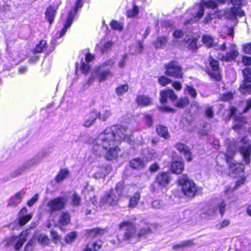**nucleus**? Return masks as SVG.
I'll return each instance as SVG.
<instances>
[{
	"label": "nucleus",
	"instance_id": "obj_51",
	"mask_svg": "<svg viewBox=\"0 0 251 251\" xmlns=\"http://www.w3.org/2000/svg\"><path fill=\"white\" fill-rule=\"evenodd\" d=\"M124 189V186L123 182H119L117 184L115 189L119 196L123 195Z\"/></svg>",
	"mask_w": 251,
	"mask_h": 251
},
{
	"label": "nucleus",
	"instance_id": "obj_50",
	"mask_svg": "<svg viewBox=\"0 0 251 251\" xmlns=\"http://www.w3.org/2000/svg\"><path fill=\"white\" fill-rule=\"evenodd\" d=\"M39 195L38 194H35L30 200L27 201V205L29 207L33 206L39 200Z\"/></svg>",
	"mask_w": 251,
	"mask_h": 251
},
{
	"label": "nucleus",
	"instance_id": "obj_44",
	"mask_svg": "<svg viewBox=\"0 0 251 251\" xmlns=\"http://www.w3.org/2000/svg\"><path fill=\"white\" fill-rule=\"evenodd\" d=\"M164 205L161 200H154L151 202V207L153 209H161L164 208Z\"/></svg>",
	"mask_w": 251,
	"mask_h": 251
},
{
	"label": "nucleus",
	"instance_id": "obj_54",
	"mask_svg": "<svg viewBox=\"0 0 251 251\" xmlns=\"http://www.w3.org/2000/svg\"><path fill=\"white\" fill-rule=\"evenodd\" d=\"M80 201V197L76 194H74L72 196V203L74 205H78Z\"/></svg>",
	"mask_w": 251,
	"mask_h": 251
},
{
	"label": "nucleus",
	"instance_id": "obj_60",
	"mask_svg": "<svg viewBox=\"0 0 251 251\" xmlns=\"http://www.w3.org/2000/svg\"><path fill=\"white\" fill-rule=\"evenodd\" d=\"M242 62L245 65H251V57L247 56H244L242 58Z\"/></svg>",
	"mask_w": 251,
	"mask_h": 251
},
{
	"label": "nucleus",
	"instance_id": "obj_27",
	"mask_svg": "<svg viewBox=\"0 0 251 251\" xmlns=\"http://www.w3.org/2000/svg\"><path fill=\"white\" fill-rule=\"evenodd\" d=\"M183 169L184 164L181 161H174L171 165V170L173 173L180 174Z\"/></svg>",
	"mask_w": 251,
	"mask_h": 251
},
{
	"label": "nucleus",
	"instance_id": "obj_17",
	"mask_svg": "<svg viewBox=\"0 0 251 251\" xmlns=\"http://www.w3.org/2000/svg\"><path fill=\"white\" fill-rule=\"evenodd\" d=\"M171 178L170 174L167 173L159 174L156 177L155 181L160 188L165 187L171 182Z\"/></svg>",
	"mask_w": 251,
	"mask_h": 251
},
{
	"label": "nucleus",
	"instance_id": "obj_46",
	"mask_svg": "<svg viewBox=\"0 0 251 251\" xmlns=\"http://www.w3.org/2000/svg\"><path fill=\"white\" fill-rule=\"evenodd\" d=\"M236 122L237 123L235 124L234 126H233V128L235 129L241 128L242 127V124L246 122V119L243 117H240L236 120Z\"/></svg>",
	"mask_w": 251,
	"mask_h": 251
},
{
	"label": "nucleus",
	"instance_id": "obj_23",
	"mask_svg": "<svg viewBox=\"0 0 251 251\" xmlns=\"http://www.w3.org/2000/svg\"><path fill=\"white\" fill-rule=\"evenodd\" d=\"M111 171V167L109 165H105L99 167L98 171L94 174L96 178L104 177Z\"/></svg>",
	"mask_w": 251,
	"mask_h": 251
},
{
	"label": "nucleus",
	"instance_id": "obj_35",
	"mask_svg": "<svg viewBox=\"0 0 251 251\" xmlns=\"http://www.w3.org/2000/svg\"><path fill=\"white\" fill-rule=\"evenodd\" d=\"M168 42V38L165 36L157 38L154 42V46L156 48L164 47Z\"/></svg>",
	"mask_w": 251,
	"mask_h": 251
},
{
	"label": "nucleus",
	"instance_id": "obj_13",
	"mask_svg": "<svg viewBox=\"0 0 251 251\" xmlns=\"http://www.w3.org/2000/svg\"><path fill=\"white\" fill-rule=\"evenodd\" d=\"M244 81L240 87V91L243 94L251 93V69L247 68L243 71Z\"/></svg>",
	"mask_w": 251,
	"mask_h": 251
},
{
	"label": "nucleus",
	"instance_id": "obj_34",
	"mask_svg": "<svg viewBox=\"0 0 251 251\" xmlns=\"http://www.w3.org/2000/svg\"><path fill=\"white\" fill-rule=\"evenodd\" d=\"M156 131L157 134L162 136L164 138H168L169 137V133L168 132V130L166 127L162 126H158L156 127Z\"/></svg>",
	"mask_w": 251,
	"mask_h": 251
},
{
	"label": "nucleus",
	"instance_id": "obj_36",
	"mask_svg": "<svg viewBox=\"0 0 251 251\" xmlns=\"http://www.w3.org/2000/svg\"><path fill=\"white\" fill-rule=\"evenodd\" d=\"M98 118L100 120L105 121H106L111 115V111L108 109L104 110L101 112H97Z\"/></svg>",
	"mask_w": 251,
	"mask_h": 251
},
{
	"label": "nucleus",
	"instance_id": "obj_6",
	"mask_svg": "<svg viewBox=\"0 0 251 251\" xmlns=\"http://www.w3.org/2000/svg\"><path fill=\"white\" fill-rule=\"evenodd\" d=\"M82 0H77L75 8L74 9L70 11L66 22L62 29L59 32L56 33L53 36L51 42V44L53 45H56L60 42L57 41V40L62 38L65 34L68 29L71 26L73 23L74 16L77 12V10L82 6Z\"/></svg>",
	"mask_w": 251,
	"mask_h": 251
},
{
	"label": "nucleus",
	"instance_id": "obj_49",
	"mask_svg": "<svg viewBox=\"0 0 251 251\" xmlns=\"http://www.w3.org/2000/svg\"><path fill=\"white\" fill-rule=\"evenodd\" d=\"M159 155L154 151H151L150 153L148 154L147 156L145 157V159L146 160L149 161L151 160H153L155 159L158 158Z\"/></svg>",
	"mask_w": 251,
	"mask_h": 251
},
{
	"label": "nucleus",
	"instance_id": "obj_43",
	"mask_svg": "<svg viewBox=\"0 0 251 251\" xmlns=\"http://www.w3.org/2000/svg\"><path fill=\"white\" fill-rule=\"evenodd\" d=\"M128 90V86L127 84L121 85L116 89V93L119 96L123 95Z\"/></svg>",
	"mask_w": 251,
	"mask_h": 251
},
{
	"label": "nucleus",
	"instance_id": "obj_26",
	"mask_svg": "<svg viewBox=\"0 0 251 251\" xmlns=\"http://www.w3.org/2000/svg\"><path fill=\"white\" fill-rule=\"evenodd\" d=\"M95 59V55L91 53H88L85 55V61L87 62H82L81 65V69L83 73H87L90 69V66L88 63L92 62Z\"/></svg>",
	"mask_w": 251,
	"mask_h": 251
},
{
	"label": "nucleus",
	"instance_id": "obj_5",
	"mask_svg": "<svg viewBox=\"0 0 251 251\" xmlns=\"http://www.w3.org/2000/svg\"><path fill=\"white\" fill-rule=\"evenodd\" d=\"M236 150V146H229L226 153H221L217 157V160L224 158V160L229 164V170L235 174L243 172L244 170L243 164L232 161V156Z\"/></svg>",
	"mask_w": 251,
	"mask_h": 251
},
{
	"label": "nucleus",
	"instance_id": "obj_16",
	"mask_svg": "<svg viewBox=\"0 0 251 251\" xmlns=\"http://www.w3.org/2000/svg\"><path fill=\"white\" fill-rule=\"evenodd\" d=\"M209 64L211 70L209 71V75L213 79L216 80H219L221 79V75L218 61L210 57L209 58Z\"/></svg>",
	"mask_w": 251,
	"mask_h": 251
},
{
	"label": "nucleus",
	"instance_id": "obj_40",
	"mask_svg": "<svg viewBox=\"0 0 251 251\" xmlns=\"http://www.w3.org/2000/svg\"><path fill=\"white\" fill-rule=\"evenodd\" d=\"M112 43L111 42H107L104 44L100 43L98 45V47L100 49V50L102 53H104L109 50L112 47Z\"/></svg>",
	"mask_w": 251,
	"mask_h": 251
},
{
	"label": "nucleus",
	"instance_id": "obj_21",
	"mask_svg": "<svg viewBox=\"0 0 251 251\" xmlns=\"http://www.w3.org/2000/svg\"><path fill=\"white\" fill-rule=\"evenodd\" d=\"M102 245L101 240L92 241L86 245L83 251H101Z\"/></svg>",
	"mask_w": 251,
	"mask_h": 251
},
{
	"label": "nucleus",
	"instance_id": "obj_28",
	"mask_svg": "<svg viewBox=\"0 0 251 251\" xmlns=\"http://www.w3.org/2000/svg\"><path fill=\"white\" fill-rule=\"evenodd\" d=\"M57 9V7L50 6L45 12L46 18L50 24H51L53 22Z\"/></svg>",
	"mask_w": 251,
	"mask_h": 251
},
{
	"label": "nucleus",
	"instance_id": "obj_59",
	"mask_svg": "<svg viewBox=\"0 0 251 251\" xmlns=\"http://www.w3.org/2000/svg\"><path fill=\"white\" fill-rule=\"evenodd\" d=\"M144 119L147 126L150 127L152 125V119L150 116L148 115H145Z\"/></svg>",
	"mask_w": 251,
	"mask_h": 251
},
{
	"label": "nucleus",
	"instance_id": "obj_39",
	"mask_svg": "<svg viewBox=\"0 0 251 251\" xmlns=\"http://www.w3.org/2000/svg\"><path fill=\"white\" fill-rule=\"evenodd\" d=\"M76 237V233L75 231L72 232L67 234L65 237L66 243L70 244L75 241Z\"/></svg>",
	"mask_w": 251,
	"mask_h": 251
},
{
	"label": "nucleus",
	"instance_id": "obj_4",
	"mask_svg": "<svg viewBox=\"0 0 251 251\" xmlns=\"http://www.w3.org/2000/svg\"><path fill=\"white\" fill-rule=\"evenodd\" d=\"M178 183L181 186L182 193L188 197H193L201 192V189L198 187L193 180L185 175L179 176Z\"/></svg>",
	"mask_w": 251,
	"mask_h": 251
},
{
	"label": "nucleus",
	"instance_id": "obj_20",
	"mask_svg": "<svg viewBox=\"0 0 251 251\" xmlns=\"http://www.w3.org/2000/svg\"><path fill=\"white\" fill-rule=\"evenodd\" d=\"M239 53L237 51V47L236 45L234 44H231L230 46V50L229 52H228L226 54L224 55H222L221 56H218V58L219 59H221L223 60H225L226 61H231L236 58V57L238 55Z\"/></svg>",
	"mask_w": 251,
	"mask_h": 251
},
{
	"label": "nucleus",
	"instance_id": "obj_15",
	"mask_svg": "<svg viewBox=\"0 0 251 251\" xmlns=\"http://www.w3.org/2000/svg\"><path fill=\"white\" fill-rule=\"evenodd\" d=\"M118 197L115 195L113 190H111L100 199L101 205L114 206L118 204Z\"/></svg>",
	"mask_w": 251,
	"mask_h": 251
},
{
	"label": "nucleus",
	"instance_id": "obj_3",
	"mask_svg": "<svg viewBox=\"0 0 251 251\" xmlns=\"http://www.w3.org/2000/svg\"><path fill=\"white\" fill-rule=\"evenodd\" d=\"M224 2V0H207V1H201V3L197 5L192 9H189L187 13L191 14L192 16L187 23L196 22L200 19L203 16L204 13V7L209 8H216L218 5L217 2Z\"/></svg>",
	"mask_w": 251,
	"mask_h": 251
},
{
	"label": "nucleus",
	"instance_id": "obj_25",
	"mask_svg": "<svg viewBox=\"0 0 251 251\" xmlns=\"http://www.w3.org/2000/svg\"><path fill=\"white\" fill-rule=\"evenodd\" d=\"M97 118L98 113L97 111L93 110L86 117L85 121L83 124L84 126L90 127L94 124Z\"/></svg>",
	"mask_w": 251,
	"mask_h": 251
},
{
	"label": "nucleus",
	"instance_id": "obj_48",
	"mask_svg": "<svg viewBox=\"0 0 251 251\" xmlns=\"http://www.w3.org/2000/svg\"><path fill=\"white\" fill-rule=\"evenodd\" d=\"M111 27L115 30H122L123 29L122 24L116 21L113 20L110 23Z\"/></svg>",
	"mask_w": 251,
	"mask_h": 251
},
{
	"label": "nucleus",
	"instance_id": "obj_42",
	"mask_svg": "<svg viewBox=\"0 0 251 251\" xmlns=\"http://www.w3.org/2000/svg\"><path fill=\"white\" fill-rule=\"evenodd\" d=\"M229 224V221H215L214 225L217 229H221L227 226Z\"/></svg>",
	"mask_w": 251,
	"mask_h": 251
},
{
	"label": "nucleus",
	"instance_id": "obj_45",
	"mask_svg": "<svg viewBox=\"0 0 251 251\" xmlns=\"http://www.w3.org/2000/svg\"><path fill=\"white\" fill-rule=\"evenodd\" d=\"M37 240L39 243L43 245H47L50 243V240L48 236L44 234L40 235Z\"/></svg>",
	"mask_w": 251,
	"mask_h": 251
},
{
	"label": "nucleus",
	"instance_id": "obj_63",
	"mask_svg": "<svg viewBox=\"0 0 251 251\" xmlns=\"http://www.w3.org/2000/svg\"><path fill=\"white\" fill-rule=\"evenodd\" d=\"M51 236L52 238V240L54 242H56L59 240V236L58 235L57 232L54 230H52L51 231Z\"/></svg>",
	"mask_w": 251,
	"mask_h": 251
},
{
	"label": "nucleus",
	"instance_id": "obj_22",
	"mask_svg": "<svg viewBox=\"0 0 251 251\" xmlns=\"http://www.w3.org/2000/svg\"><path fill=\"white\" fill-rule=\"evenodd\" d=\"M169 98L172 100H174L176 98V96L174 92L172 90H167L162 91L160 92V101L161 103L166 102L167 98Z\"/></svg>",
	"mask_w": 251,
	"mask_h": 251
},
{
	"label": "nucleus",
	"instance_id": "obj_62",
	"mask_svg": "<svg viewBox=\"0 0 251 251\" xmlns=\"http://www.w3.org/2000/svg\"><path fill=\"white\" fill-rule=\"evenodd\" d=\"M235 190L236 189L234 187L231 188L229 186H227L225 188L224 192L226 195L228 196L229 194H232Z\"/></svg>",
	"mask_w": 251,
	"mask_h": 251
},
{
	"label": "nucleus",
	"instance_id": "obj_18",
	"mask_svg": "<svg viewBox=\"0 0 251 251\" xmlns=\"http://www.w3.org/2000/svg\"><path fill=\"white\" fill-rule=\"evenodd\" d=\"M25 193V191L23 190L17 192L13 196L10 198L8 206L11 207L17 206L21 202Z\"/></svg>",
	"mask_w": 251,
	"mask_h": 251
},
{
	"label": "nucleus",
	"instance_id": "obj_8",
	"mask_svg": "<svg viewBox=\"0 0 251 251\" xmlns=\"http://www.w3.org/2000/svg\"><path fill=\"white\" fill-rule=\"evenodd\" d=\"M112 75V72L109 69L105 68L103 66L100 65L94 68L88 83L91 84L95 80H97L99 82L104 81L108 77Z\"/></svg>",
	"mask_w": 251,
	"mask_h": 251
},
{
	"label": "nucleus",
	"instance_id": "obj_37",
	"mask_svg": "<svg viewBox=\"0 0 251 251\" xmlns=\"http://www.w3.org/2000/svg\"><path fill=\"white\" fill-rule=\"evenodd\" d=\"M47 47V42L45 40H41L39 44L36 46L33 52L34 53L43 52Z\"/></svg>",
	"mask_w": 251,
	"mask_h": 251
},
{
	"label": "nucleus",
	"instance_id": "obj_38",
	"mask_svg": "<svg viewBox=\"0 0 251 251\" xmlns=\"http://www.w3.org/2000/svg\"><path fill=\"white\" fill-rule=\"evenodd\" d=\"M69 175V172L66 169L61 170L56 177V180L60 182L67 177Z\"/></svg>",
	"mask_w": 251,
	"mask_h": 251
},
{
	"label": "nucleus",
	"instance_id": "obj_14",
	"mask_svg": "<svg viewBox=\"0 0 251 251\" xmlns=\"http://www.w3.org/2000/svg\"><path fill=\"white\" fill-rule=\"evenodd\" d=\"M216 15L218 16H224L226 18L229 19H235L237 16H243L244 12L241 8L233 7L230 9L217 12Z\"/></svg>",
	"mask_w": 251,
	"mask_h": 251
},
{
	"label": "nucleus",
	"instance_id": "obj_11",
	"mask_svg": "<svg viewBox=\"0 0 251 251\" xmlns=\"http://www.w3.org/2000/svg\"><path fill=\"white\" fill-rule=\"evenodd\" d=\"M165 74L169 76L176 78H181L182 77L181 68L176 61H171L165 65Z\"/></svg>",
	"mask_w": 251,
	"mask_h": 251
},
{
	"label": "nucleus",
	"instance_id": "obj_52",
	"mask_svg": "<svg viewBox=\"0 0 251 251\" xmlns=\"http://www.w3.org/2000/svg\"><path fill=\"white\" fill-rule=\"evenodd\" d=\"M158 82L161 85L165 86L171 83V81L166 76H162L159 78Z\"/></svg>",
	"mask_w": 251,
	"mask_h": 251
},
{
	"label": "nucleus",
	"instance_id": "obj_29",
	"mask_svg": "<svg viewBox=\"0 0 251 251\" xmlns=\"http://www.w3.org/2000/svg\"><path fill=\"white\" fill-rule=\"evenodd\" d=\"M136 102L141 106H148L151 103V100L147 96L140 95L137 97Z\"/></svg>",
	"mask_w": 251,
	"mask_h": 251
},
{
	"label": "nucleus",
	"instance_id": "obj_30",
	"mask_svg": "<svg viewBox=\"0 0 251 251\" xmlns=\"http://www.w3.org/2000/svg\"><path fill=\"white\" fill-rule=\"evenodd\" d=\"M18 220H30L33 216L32 213H28L26 207H23L19 213Z\"/></svg>",
	"mask_w": 251,
	"mask_h": 251
},
{
	"label": "nucleus",
	"instance_id": "obj_57",
	"mask_svg": "<svg viewBox=\"0 0 251 251\" xmlns=\"http://www.w3.org/2000/svg\"><path fill=\"white\" fill-rule=\"evenodd\" d=\"M187 91L191 96L192 98H195L197 96L196 90L192 87L187 86L186 88Z\"/></svg>",
	"mask_w": 251,
	"mask_h": 251
},
{
	"label": "nucleus",
	"instance_id": "obj_58",
	"mask_svg": "<svg viewBox=\"0 0 251 251\" xmlns=\"http://www.w3.org/2000/svg\"><path fill=\"white\" fill-rule=\"evenodd\" d=\"M243 49L245 53L251 54V43L243 45Z\"/></svg>",
	"mask_w": 251,
	"mask_h": 251
},
{
	"label": "nucleus",
	"instance_id": "obj_1",
	"mask_svg": "<svg viewBox=\"0 0 251 251\" xmlns=\"http://www.w3.org/2000/svg\"><path fill=\"white\" fill-rule=\"evenodd\" d=\"M126 132V128L120 125L106 128L97 137L90 141L92 152L97 156H103L108 160L116 159L119 151L118 144L122 141L128 143L132 141Z\"/></svg>",
	"mask_w": 251,
	"mask_h": 251
},
{
	"label": "nucleus",
	"instance_id": "obj_56",
	"mask_svg": "<svg viewBox=\"0 0 251 251\" xmlns=\"http://www.w3.org/2000/svg\"><path fill=\"white\" fill-rule=\"evenodd\" d=\"M226 204L224 201H222L219 205V211L222 216L225 213L226 211Z\"/></svg>",
	"mask_w": 251,
	"mask_h": 251
},
{
	"label": "nucleus",
	"instance_id": "obj_7",
	"mask_svg": "<svg viewBox=\"0 0 251 251\" xmlns=\"http://www.w3.org/2000/svg\"><path fill=\"white\" fill-rule=\"evenodd\" d=\"M174 37L175 39L174 44L179 46L177 43H180V45L190 49H194L197 47V41L198 39L192 35H185L181 30H176L174 32Z\"/></svg>",
	"mask_w": 251,
	"mask_h": 251
},
{
	"label": "nucleus",
	"instance_id": "obj_9",
	"mask_svg": "<svg viewBox=\"0 0 251 251\" xmlns=\"http://www.w3.org/2000/svg\"><path fill=\"white\" fill-rule=\"evenodd\" d=\"M239 151L243 156L245 163L249 164L251 161V141L247 137L242 138L238 143Z\"/></svg>",
	"mask_w": 251,
	"mask_h": 251
},
{
	"label": "nucleus",
	"instance_id": "obj_55",
	"mask_svg": "<svg viewBox=\"0 0 251 251\" xmlns=\"http://www.w3.org/2000/svg\"><path fill=\"white\" fill-rule=\"evenodd\" d=\"M159 186L158 185L157 182L155 181L150 186V191L153 193L158 192L159 189Z\"/></svg>",
	"mask_w": 251,
	"mask_h": 251
},
{
	"label": "nucleus",
	"instance_id": "obj_10",
	"mask_svg": "<svg viewBox=\"0 0 251 251\" xmlns=\"http://www.w3.org/2000/svg\"><path fill=\"white\" fill-rule=\"evenodd\" d=\"M66 202L67 200L62 197H59L51 199L50 200L47 204L48 211L51 214L59 211L65 207Z\"/></svg>",
	"mask_w": 251,
	"mask_h": 251
},
{
	"label": "nucleus",
	"instance_id": "obj_41",
	"mask_svg": "<svg viewBox=\"0 0 251 251\" xmlns=\"http://www.w3.org/2000/svg\"><path fill=\"white\" fill-rule=\"evenodd\" d=\"M104 233V230L98 228L90 229L88 232L89 236L94 237L97 235L102 234Z\"/></svg>",
	"mask_w": 251,
	"mask_h": 251
},
{
	"label": "nucleus",
	"instance_id": "obj_47",
	"mask_svg": "<svg viewBox=\"0 0 251 251\" xmlns=\"http://www.w3.org/2000/svg\"><path fill=\"white\" fill-rule=\"evenodd\" d=\"M139 13L137 6H134L132 9H129L127 12V15L129 18H133L136 16Z\"/></svg>",
	"mask_w": 251,
	"mask_h": 251
},
{
	"label": "nucleus",
	"instance_id": "obj_2",
	"mask_svg": "<svg viewBox=\"0 0 251 251\" xmlns=\"http://www.w3.org/2000/svg\"><path fill=\"white\" fill-rule=\"evenodd\" d=\"M152 225H144L142 222L135 224L131 221H124L119 225V229L124 232L123 240L131 242L139 241L142 237L152 232Z\"/></svg>",
	"mask_w": 251,
	"mask_h": 251
},
{
	"label": "nucleus",
	"instance_id": "obj_33",
	"mask_svg": "<svg viewBox=\"0 0 251 251\" xmlns=\"http://www.w3.org/2000/svg\"><path fill=\"white\" fill-rule=\"evenodd\" d=\"M130 164L132 168L136 169L143 168L145 166L144 161L138 158L132 160Z\"/></svg>",
	"mask_w": 251,
	"mask_h": 251
},
{
	"label": "nucleus",
	"instance_id": "obj_31",
	"mask_svg": "<svg viewBox=\"0 0 251 251\" xmlns=\"http://www.w3.org/2000/svg\"><path fill=\"white\" fill-rule=\"evenodd\" d=\"M140 199V194L139 192H136L133 196L130 197L128 207L130 208L135 207L138 204Z\"/></svg>",
	"mask_w": 251,
	"mask_h": 251
},
{
	"label": "nucleus",
	"instance_id": "obj_61",
	"mask_svg": "<svg viewBox=\"0 0 251 251\" xmlns=\"http://www.w3.org/2000/svg\"><path fill=\"white\" fill-rule=\"evenodd\" d=\"M230 1L233 5V7H236V8H240V6L243 4L242 0H230Z\"/></svg>",
	"mask_w": 251,
	"mask_h": 251
},
{
	"label": "nucleus",
	"instance_id": "obj_19",
	"mask_svg": "<svg viewBox=\"0 0 251 251\" xmlns=\"http://www.w3.org/2000/svg\"><path fill=\"white\" fill-rule=\"evenodd\" d=\"M202 42L208 47H214L216 50L219 49L221 50H224L226 48V44L224 43L219 46L214 43L213 38L209 35H204L202 37Z\"/></svg>",
	"mask_w": 251,
	"mask_h": 251
},
{
	"label": "nucleus",
	"instance_id": "obj_32",
	"mask_svg": "<svg viewBox=\"0 0 251 251\" xmlns=\"http://www.w3.org/2000/svg\"><path fill=\"white\" fill-rule=\"evenodd\" d=\"M194 245L193 240H188L183 241L179 244H175L172 247L173 250H177L178 249H184L186 247H191Z\"/></svg>",
	"mask_w": 251,
	"mask_h": 251
},
{
	"label": "nucleus",
	"instance_id": "obj_53",
	"mask_svg": "<svg viewBox=\"0 0 251 251\" xmlns=\"http://www.w3.org/2000/svg\"><path fill=\"white\" fill-rule=\"evenodd\" d=\"M189 103L188 100L186 98L179 100L176 103V106L178 107H183Z\"/></svg>",
	"mask_w": 251,
	"mask_h": 251
},
{
	"label": "nucleus",
	"instance_id": "obj_12",
	"mask_svg": "<svg viewBox=\"0 0 251 251\" xmlns=\"http://www.w3.org/2000/svg\"><path fill=\"white\" fill-rule=\"evenodd\" d=\"M26 233L22 232L19 236H11L4 240L6 247L14 245L15 249L19 251L26 241Z\"/></svg>",
	"mask_w": 251,
	"mask_h": 251
},
{
	"label": "nucleus",
	"instance_id": "obj_24",
	"mask_svg": "<svg viewBox=\"0 0 251 251\" xmlns=\"http://www.w3.org/2000/svg\"><path fill=\"white\" fill-rule=\"evenodd\" d=\"M176 149L180 152L183 153L186 159L190 161L192 160L191 153L189 148L186 145L181 143H178L176 145Z\"/></svg>",
	"mask_w": 251,
	"mask_h": 251
},
{
	"label": "nucleus",
	"instance_id": "obj_64",
	"mask_svg": "<svg viewBox=\"0 0 251 251\" xmlns=\"http://www.w3.org/2000/svg\"><path fill=\"white\" fill-rule=\"evenodd\" d=\"M233 94L231 93L224 94L222 96V100H228L232 98Z\"/></svg>",
	"mask_w": 251,
	"mask_h": 251
}]
</instances>
